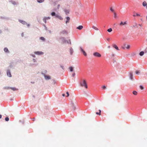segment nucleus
Returning <instances> with one entry per match:
<instances>
[{"mask_svg":"<svg viewBox=\"0 0 147 147\" xmlns=\"http://www.w3.org/2000/svg\"><path fill=\"white\" fill-rule=\"evenodd\" d=\"M80 84L82 87H84L86 89L88 88L87 84L85 80L83 79L81 80L80 82Z\"/></svg>","mask_w":147,"mask_h":147,"instance_id":"1","label":"nucleus"},{"mask_svg":"<svg viewBox=\"0 0 147 147\" xmlns=\"http://www.w3.org/2000/svg\"><path fill=\"white\" fill-rule=\"evenodd\" d=\"M121 48L123 49H125V48L127 49H129L130 48V45H127L125 43H124L123 45L121 46Z\"/></svg>","mask_w":147,"mask_h":147,"instance_id":"2","label":"nucleus"},{"mask_svg":"<svg viewBox=\"0 0 147 147\" xmlns=\"http://www.w3.org/2000/svg\"><path fill=\"white\" fill-rule=\"evenodd\" d=\"M93 55L95 57H100L101 56L100 54L97 52L94 53L93 54Z\"/></svg>","mask_w":147,"mask_h":147,"instance_id":"3","label":"nucleus"},{"mask_svg":"<svg viewBox=\"0 0 147 147\" xmlns=\"http://www.w3.org/2000/svg\"><path fill=\"white\" fill-rule=\"evenodd\" d=\"M133 16L134 17H135L136 16L141 17V15L140 14L136 13L135 11H134L133 12Z\"/></svg>","mask_w":147,"mask_h":147,"instance_id":"4","label":"nucleus"},{"mask_svg":"<svg viewBox=\"0 0 147 147\" xmlns=\"http://www.w3.org/2000/svg\"><path fill=\"white\" fill-rule=\"evenodd\" d=\"M80 50L81 52H82L84 55V56H86L87 55L86 53V52L84 51L81 47L80 48Z\"/></svg>","mask_w":147,"mask_h":147,"instance_id":"5","label":"nucleus"},{"mask_svg":"<svg viewBox=\"0 0 147 147\" xmlns=\"http://www.w3.org/2000/svg\"><path fill=\"white\" fill-rule=\"evenodd\" d=\"M71 108L72 110H74L76 109V107L74 104L72 103L71 104Z\"/></svg>","mask_w":147,"mask_h":147,"instance_id":"6","label":"nucleus"},{"mask_svg":"<svg viewBox=\"0 0 147 147\" xmlns=\"http://www.w3.org/2000/svg\"><path fill=\"white\" fill-rule=\"evenodd\" d=\"M127 24V22H121L119 24V25L121 26H123Z\"/></svg>","mask_w":147,"mask_h":147,"instance_id":"7","label":"nucleus"},{"mask_svg":"<svg viewBox=\"0 0 147 147\" xmlns=\"http://www.w3.org/2000/svg\"><path fill=\"white\" fill-rule=\"evenodd\" d=\"M44 76L46 80H49L51 79V76H49L44 74Z\"/></svg>","mask_w":147,"mask_h":147,"instance_id":"8","label":"nucleus"},{"mask_svg":"<svg viewBox=\"0 0 147 147\" xmlns=\"http://www.w3.org/2000/svg\"><path fill=\"white\" fill-rule=\"evenodd\" d=\"M35 54L38 55H41L43 54V53L42 51H37L35 52Z\"/></svg>","mask_w":147,"mask_h":147,"instance_id":"9","label":"nucleus"},{"mask_svg":"<svg viewBox=\"0 0 147 147\" xmlns=\"http://www.w3.org/2000/svg\"><path fill=\"white\" fill-rule=\"evenodd\" d=\"M55 16L56 18H58L60 20H62L63 19L62 17L58 14H56Z\"/></svg>","mask_w":147,"mask_h":147,"instance_id":"10","label":"nucleus"},{"mask_svg":"<svg viewBox=\"0 0 147 147\" xmlns=\"http://www.w3.org/2000/svg\"><path fill=\"white\" fill-rule=\"evenodd\" d=\"M113 47L116 49L117 50H119V49L118 47L115 44H113L112 45Z\"/></svg>","mask_w":147,"mask_h":147,"instance_id":"11","label":"nucleus"},{"mask_svg":"<svg viewBox=\"0 0 147 147\" xmlns=\"http://www.w3.org/2000/svg\"><path fill=\"white\" fill-rule=\"evenodd\" d=\"M7 75L8 76H9V77H11V73L9 70H7Z\"/></svg>","mask_w":147,"mask_h":147,"instance_id":"12","label":"nucleus"},{"mask_svg":"<svg viewBox=\"0 0 147 147\" xmlns=\"http://www.w3.org/2000/svg\"><path fill=\"white\" fill-rule=\"evenodd\" d=\"M142 5L144 7H146L147 9V4L146 1H144L142 3Z\"/></svg>","mask_w":147,"mask_h":147,"instance_id":"13","label":"nucleus"},{"mask_svg":"<svg viewBox=\"0 0 147 147\" xmlns=\"http://www.w3.org/2000/svg\"><path fill=\"white\" fill-rule=\"evenodd\" d=\"M19 21L22 23V24H23L24 25L27 24L26 22H25V21L22 20H19Z\"/></svg>","mask_w":147,"mask_h":147,"instance_id":"14","label":"nucleus"},{"mask_svg":"<svg viewBox=\"0 0 147 147\" xmlns=\"http://www.w3.org/2000/svg\"><path fill=\"white\" fill-rule=\"evenodd\" d=\"M83 28V26H82V25H80V26H79L77 28V29H78L79 30H81V29H82Z\"/></svg>","mask_w":147,"mask_h":147,"instance_id":"15","label":"nucleus"},{"mask_svg":"<svg viewBox=\"0 0 147 147\" xmlns=\"http://www.w3.org/2000/svg\"><path fill=\"white\" fill-rule=\"evenodd\" d=\"M67 20L66 21V23L67 24V23L69 22L70 20V18L69 17H67L66 18Z\"/></svg>","mask_w":147,"mask_h":147,"instance_id":"16","label":"nucleus"},{"mask_svg":"<svg viewBox=\"0 0 147 147\" xmlns=\"http://www.w3.org/2000/svg\"><path fill=\"white\" fill-rule=\"evenodd\" d=\"M10 89H11V90H13V91L17 90H18V89L14 87H13V88L10 87Z\"/></svg>","mask_w":147,"mask_h":147,"instance_id":"17","label":"nucleus"},{"mask_svg":"<svg viewBox=\"0 0 147 147\" xmlns=\"http://www.w3.org/2000/svg\"><path fill=\"white\" fill-rule=\"evenodd\" d=\"M92 28L93 29H94L95 30H98V29L96 27H95L94 26H92Z\"/></svg>","mask_w":147,"mask_h":147,"instance_id":"18","label":"nucleus"},{"mask_svg":"<svg viewBox=\"0 0 147 147\" xmlns=\"http://www.w3.org/2000/svg\"><path fill=\"white\" fill-rule=\"evenodd\" d=\"M70 54L71 55H72L73 52V50L72 49V48H71L70 49Z\"/></svg>","mask_w":147,"mask_h":147,"instance_id":"19","label":"nucleus"},{"mask_svg":"<svg viewBox=\"0 0 147 147\" xmlns=\"http://www.w3.org/2000/svg\"><path fill=\"white\" fill-rule=\"evenodd\" d=\"M4 51H5V52H9V51H8V50L7 48L6 47L4 48Z\"/></svg>","mask_w":147,"mask_h":147,"instance_id":"20","label":"nucleus"},{"mask_svg":"<svg viewBox=\"0 0 147 147\" xmlns=\"http://www.w3.org/2000/svg\"><path fill=\"white\" fill-rule=\"evenodd\" d=\"M144 52L143 51H141L139 55H140L142 56L144 55Z\"/></svg>","mask_w":147,"mask_h":147,"instance_id":"21","label":"nucleus"},{"mask_svg":"<svg viewBox=\"0 0 147 147\" xmlns=\"http://www.w3.org/2000/svg\"><path fill=\"white\" fill-rule=\"evenodd\" d=\"M130 78L131 80L133 79V75L132 73H131L130 74Z\"/></svg>","mask_w":147,"mask_h":147,"instance_id":"22","label":"nucleus"},{"mask_svg":"<svg viewBox=\"0 0 147 147\" xmlns=\"http://www.w3.org/2000/svg\"><path fill=\"white\" fill-rule=\"evenodd\" d=\"M110 10L111 11L113 12H115L114 11V9L112 7H111L110 8Z\"/></svg>","mask_w":147,"mask_h":147,"instance_id":"23","label":"nucleus"},{"mask_svg":"<svg viewBox=\"0 0 147 147\" xmlns=\"http://www.w3.org/2000/svg\"><path fill=\"white\" fill-rule=\"evenodd\" d=\"M133 93L134 95H136L137 94V92L136 91H134L133 92Z\"/></svg>","mask_w":147,"mask_h":147,"instance_id":"24","label":"nucleus"},{"mask_svg":"<svg viewBox=\"0 0 147 147\" xmlns=\"http://www.w3.org/2000/svg\"><path fill=\"white\" fill-rule=\"evenodd\" d=\"M101 111L100 110H99V113L96 112V114L97 115H101Z\"/></svg>","mask_w":147,"mask_h":147,"instance_id":"25","label":"nucleus"},{"mask_svg":"<svg viewBox=\"0 0 147 147\" xmlns=\"http://www.w3.org/2000/svg\"><path fill=\"white\" fill-rule=\"evenodd\" d=\"M51 15L52 16H55V15H56L55 14V13L54 12H52L51 13Z\"/></svg>","mask_w":147,"mask_h":147,"instance_id":"26","label":"nucleus"},{"mask_svg":"<svg viewBox=\"0 0 147 147\" xmlns=\"http://www.w3.org/2000/svg\"><path fill=\"white\" fill-rule=\"evenodd\" d=\"M112 31V29L111 28H109L107 30V31L109 32H111Z\"/></svg>","mask_w":147,"mask_h":147,"instance_id":"27","label":"nucleus"},{"mask_svg":"<svg viewBox=\"0 0 147 147\" xmlns=\"http://www.w3.org/2000/svg\"><path fill=\"white\" fill-rule=\"evenodd\" d=\"M69 69L71 71H73V67H69Z\"/></svg>","mask_w":147,"mask_h":147,"instance_id":"28","label":"nucleus"},{"mask_svg":"<svg viewBox=\"0 0 147 147\" xmlns=\"http://www.w3.org/2000/svg\"><path fill=\"white\" fill-rule=\"evenodd\" d=\"M10 87H5L3 88V89H4L8 90L10 89Z\"/></svg>","mask_w":147,"mask_h":147,"instance_id":"29","label":"nucleus"},{"mask_svg":"<svg viewBox=\"0 0 147 147\" xmlns=\"http://www.w3.org/2000/svg\"><path fill=\"white\" fill-rule=\"evenodd\" d=\"M44 0H38L37 1L40 3H42L44 2Z\"/></svg>","mask_w":147,"mask_h":147,"instance_id":"30","label":"nucleus"},{"mask_svg":"<svg viewBox=\"0 0 147 147\" xmlns=\"http://www.w3.org/2000/svg\"><path fill=\"white\" fill-rule=\"evenodd\" d=\"M113 13L114 14V18H116L117 17V15L116 13H115V12H114Z\"/></svg>","mask_w":147,"mask_h":147,"instance_id":"31","label":"nucleus"},{"mask_svg":"<svg viewBox=\"0 0 147 147\" xmlns=\"http://www.w3.org/2000/svg\"><path fill=\"white\" fill-rule=\"evenodd\" d=\"M40 39L43 41H44L45 40V38L43 37H41L40 38Z\"/></svg>","mask_w":147,"mask_h":147,"instance_id":"32","label":"nucleus"},{"mask_svg":"<svg viewBox=\"0 0 147 147\" xmlns=\"http://www.w3.org/2000/svg\"><path fill=\"white\" fill-rule=\"evenodd\" d=\"M5 119L6 121H8L9 120V118L8 117H6Z\"/></svg>","mask_w":147,"mask_h":147,"instance_id":"33","label":"nucleus"},{"mask_svg":"<svg viewBox=\"0 0 147 147\" xmlns=\"http://www.w3.org/2000/svg\"><path fill=\"white\" fill-rule=\"evenodd\" d=\"M65 11L66 13V14H68L69 13V11L68 10H65Z\"/></svg>","mask_w":147,"mask_h":147,"instance_id":"34","label":"nucleus"},{"mask_svg":"<svg viewBox=\"0 0 147 147\" xmlns=\"http://www.w3.org/2000/svg\"><path fill=\"white\" fill-rule=\"evenodd\" d=\"M140 89L142 90H143L144 89V88L142 86H140Z\"/></svg>","mask_w":147,"mask_h":147,"instance_id":"35","label":"nucleus"},{"mask_svg":"<svg viewBox=\"0 0 147 147\" xmlns=\"http://www.w3.org/2000/svg\"><path fill=\"white\" fill-rule=\"evenodd\" d=\"M46 19L45 18L43 19V21L45 22V23H46Z\"/></svg>","mask_w":147,"mask_h":147,"instance_id":"36","label":"nucleus"},{"mask_svg":"<svg viewBox=\"0 0 147 147\" xmlns=\"http://www.w3.org/2000/svg\"><path fill=\"white\" fill-rule=\"evenodd\" d=\"M45 18H46V19L47 20H48V19H50V17H45Z\"/></svg>","mask_w":147,"mask_h":147,"instance_id":"37","label":"nucleus"},{"mask_svg":"<svg viewBox=\"0 0 147 147\" xmlns=\"http://www.w3.org/2000/svg\"><path fill=\"white\" fill-rule=\"evenodd\" d=\"M66 94H67V96H66L67 97H68V96H69V92H66Z\"/></svg>","mask_w":147,"mask_h":147,"instance_id":"38","label":"nucleus"},{"mask_svg":"<svg viewBox=\"0 0 147 147\" xmlns=\"http://www.w3.org/2000/svg\"><path fill=\"white\" fill-rule=\"evenodd\" d=\"M60 4H58V5H57V9H59V8L60 7Z\"/></svg>","mask_w":147,"mask_h":147,"instance_id":"39","label":"nucleus"},{"mask_svg":"<svg viewBox=\"0 0 147 147\" xmlns=\"http://www.w3.org/2000/svg\"><path fill=\"white\" fill-rule=\"evenodd\" d=\"M102 88L103 89H105L106 88V87L105 86H103L102 87Z\"/></svg>","mask_w":147,"mask_h":147,"instance_id":"40","label":"nucleus"},{"mask_svg":"<svg viewBox=\"0 0 147 147\" xmlns=\"http://www.w3.org/2000/svg\"><path fill=\"white\" fill-rule=\"evenodd\" d=\"M139 73V71H136V74H138V73Z\"/></svg>","mask_w":147,"mask_h":147,"instance_id":"41","label":"nucleus"},{"mask_svg":"<svg viewBox=\"0 0 147 147\" xmlns=\"http://www.w3.org/2000/svg\"><path fill=\"white\" fill-rule=\"evenodd\" d=\"M72 76H73V77H74V76H75V73H73V74H72Z\"/></svg>","mask_w":147,"mask_h":147,"instance_id":"42","label":"nucleus"},{"mask_svg":"<svg viewBox=\"0 0 147 147\" xmlns=\"http://www.w3.org/2000/svg\"><path fill=\"white\" fill-rule=\"evenodd\" d=\"M12 3L13 4H16V3L15 2V1H14Z\"/></svg>","mask_w":147,"mask_h":147,"instance_id":"43","label":"nucleus"},{"mask_svg":"<svg viewBox=\"0 0 147 147\" xmlns=\"http://www.w3.org/2000/svg\"><path fill=\"white\" fill-rule=\"evenodd\" d=\"M2 117V116L1 115H0V119Z\"/></svg>","mask_w":147,"mask_h":147,"instance_id":"44","label":"nucleus"},{"mask_svg":"<svg viewBox=\"0 0 147 147\" xmlns=\"http://www.w3.org/2000/svg\"><path fill=\"white\" fill-rule=\"evenodd\" d=\"M112 56H113V57H114V54H112Z\"/></svg>","mask_w":147,"mask_h":147,"instance_id":"45","label":"nucleus"},{"mask_svg":"<svg viewBox=\"0 0 147 147\" xmlns=\"http://www.w3.org/2000/svg\"><path fill=\"white\" fill-rule=\"evenodd\" d=\"M62 96H65V94H62Z\"/></svg>","mask_w":147,"mask_h":147,"instance_id":"46","label":"nucleus"},{"mask_svg":"<svg viewBox=\"0 0 147 147\" xmlns=\"http://www.w3.org/2000/svg\"><path fill=\"white\" fill-rule=\"evenodd\" d=\"M139 25L140 26V27H142V25L141 24H139Z\"/></svg>","mask_w":147,"mask_h":147,"instance_id":"47","label":"nucleus"},{"mask_svg":"<svg viewBox=\"0 0 147 147\" xmlns=\"http://www.w3.org/2000/svg\"><path fill=\"white\" fill-rule=\"evenodd\" d=\"M110 46H109L108 47V48H110Z\"/></svg>","mask_w":147,"mask_h":147,"instance_id":"48","label":"nucleus"},{"mask_svg":"<svg viewBox=\"0 0 147 147\" xmlns=\"http://www.w3.org/2000/svg\"><path fill=\"white\" fill-rule=\"evenodd\" d=\"M29 26V24H28V26Z\"/></svg>","mask_w":147,"mask_h":147,"instance_id":"49","label":"nucleus"},{"mask_svg":"<svg viewBox=\"0 0 147 147\" xmlns=\"http://www.w3.org/2000/svg\"><path fill=\"white\" fill-rule=\"evenodd\" d=\"M34 118L33 120V121H34Z\"/></svg>","mask_w":147,"mask_h":147,"instance_id":"50","label":"nucleus"},{"mask_svg":"<svg viewBox=\"0 0 147 147\" xmlns=\"http://www.w3.org/2000/svg\"><path fill=\"white\" fill-rule=\"evenodd\" d=\"M146 19H147V17H146Z\"/></svg>","mask_w":147,"mask_h":147,"instance_id":"51","label":"nucleus"}]
</instances>
